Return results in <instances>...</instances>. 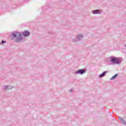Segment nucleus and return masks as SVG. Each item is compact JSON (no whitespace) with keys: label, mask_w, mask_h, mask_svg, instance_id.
I'll return each mask as SVG.
<instances>
[{"label":"nucleus","mask_w":126,"mask_h":126,"mask_svg":"<svg viewBox=\"0 0 126 126\" xmlns=\"http://www.w3.org/2000/svg\"><path fill=\"white\" fill-rule=\"evenodd\" d=\"M118 119H119V120H120V122H121V120H123V119L121 118V117H118Z\"/></svg>","instance_id":"nucleus-12"},{"label":"nucleus","mask_w":126,"mask_h":126,"mask_svg":"<svg viewBox=\"0 0 126 126\" xmlns=\"http://www.w3.org/2000/svg\"><path fill=\"white\" fill-rule=\"evenodd\" d=\"M76 40H77L76 39H73V42H76Z\"/></svg>","instance_id":"nucleus-13"},{"label":"nucleus","mask_w":126,"mask_h":126,"mask_svg":"<svg viewBox=\"0 0 126 126\" xmlns=\"http://www.w3.org/2000/svg\"><path fill=\"white\" fill-rule=\"evenodd\" d=\"M13 88V86H3L2 89L3 90H9L10 89H12Z\"/></svg>","instance_id":"nucleus-4"},{"label":"nucleus","mask_w":126,"mask_h":126,"mask_svg":"<svg viewBox=\"0 0 126 126\" xmlns=\"http://www.w3.org/2000/svg\"><path fill=\"white\" fill-rule=\"evenodd\" d=\"M73 90H72V89L70 90L69 92H70V93L72 92Z\"/></svg>","instance_id":"nucleus-14"},{"label":"nucleus","mask_w":126,"mask_h":126,"mask_svg":"<svg viewBox=\"0 0 126 126\" xmlns=\"http://www.w3.org/2000/svg\"><path fill=\"white\" fill-rule=\"evenodd\" d=\"M41 8H42V9H43V10L46 11L47 9H48V7H47V6H43Z\"/></svg>","instance_id":"nucleus-10"},{"label":"nucleus","mask_w":126,"mask_h":126,"mask_svg":"<svg viewBox=\"0 0 126 126\" xmlns=\"http://www.w3.org/2000/svg\"><path fill=\"white\" fill-rule=\"evenodd\" d=\"M118 76H119V74H115L110 78V79H116V78L118 77Z\"/></svg>","instance_id":"nucleus-8"},{"label":"nucleus","mask_w":126,"mask_h":126,"mask_svg":"<svg viewBox=\"0 0 126 126\" xmlns=\"http://www.w3.org/2000/svg\"><path fill=\"white\" fill-rule=\"evenodd\" d=\"M108 73L107 71H104L101 74H100L98 75V77L99 78H102V77H104V76H105L106 75V73Z\"/></svg>","instance_id":"nucleus-6"},{"label":"nucleus","mask_w":126,"mask_h":126,"mask_svg":"<svg viewBox=\"0 0 126 126\" xmlns=\"http://www.w3.org/2000/svg\"><path fill=\"white\" fill-rule=\"evenodd\" d=\"M121 123L123 124V125H124L125 126H126V122L124 120V119H121Z\"/></svg>","instance_id":"nucleus-9"},{"label":"nucleus","mask_w":126,"mask_h":126,"mask_svg":"<svg viewBox=\"0 0 126 126\" xmlns=\"http://www.w3.org/2000/svg\"><path fill=\"white\" fill-rule=\"evenodd\" d=\"M82 38H83V35L82 34H78L77 36V40H80L81 39H82Z\"/></svg>","instance_id":"nucleus-7"},{"label":"nucleus","mask_w":126,"mask_h":126,"mask_svg":"<svg viewBox=\"0 0 126 126\" xmlns=\"http://www.w3.org/2000/svg\"><path fill=\"white\" fill-rule=\"evenodd\" d=\"M109 59L110 63L113 64H120L122 63V61H123L122 58L115 56H111L109 57Z\"/></svg>","instance_id":"nucleus-2"},{"label":"nucleus","mask_w":126,"mask_h":126,"mask_svg":"<svg viewBox=\"0 0 126 126\" xmlns=\"http://www.w3.org/2000/svg\"><path fill=\"white\" fill-rule=\"evenodd\" d=\"M92 13L93 14H100L101 11L99 9H95L92 11Z\"/></svg>","instance_id":"nucleus-5"},{"label":"nucleus","mask_w":126,"mask_h":126,"mask_svg":"<svg viewBox=\"0 0 126 126\" xmlns=\"http://www.w3.org/2000/svg\"><path fill=\"white\" fill-rule=\"evenodd\" d=\"M86 72V69H80L75 72L76 74H84Z\"/></svg>","instance_id":"nucleus-3"},{"label":"nucleus","mask_w":126,"mask_h":126,"mask_svg":"<svg viewBox=\"0 0 126 126\" xmlns=\"http://www.w3.org/2000/svg\"><path fill=\"white\" fill-rule=\"evenodd\" d=\"M6 42V41H5L4 40H2L1 41V44H5Z\"/></svg>","instance_id":"nucleus-11"},{"label":"nucleus","mask_w":126,"mask_h":126,"mask_svg":"<svg viewBox=\"0 0 126 126\" xmlns=\"http://www.w3.org/2000/svg\"><path fill=\"white\" fill-rule=\"evenodd\" d=\"M50 34H52V32H50Z\"/></svg>","instance_id":"nucleus-15"},{"label":"nucleus","mask_w":126,"mask_h":126,"mask_svg":"<svg viewBox=\"0 0 126 126\" xmlns=\"http://www.w3.org/2000/svg\"><path fill=\"white\" fill-rule=\"evenodd\" d=\"M11 35L13 37V39H15V42L16 43H20L22 40H23L24 37H28L30 36V32L28 31H25L21 32V33L17 31L13 32Z\"/></svg>","instance_id":"nucleus-1"}]
</instances>
